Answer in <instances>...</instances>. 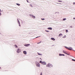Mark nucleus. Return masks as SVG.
Listing matches in <instances>:
<instances>
[{
  "instance_id": "f257e3e1",
  "label": "nucleus",
  "mask_w": 75,
  "mask_h": 75,
  "mask_svg": "<svg viewBox=\"0 0 75 75\" xmlns=\"http://www.w3.org/2000/svg\"><path fill=\"white\" fill-rule=\"evenodd\" d=\"M46 67L47 68H52L53 65L51 63H49L46 65Z\"/></svg>"
},
{
  "instance_id": "f03ea898",
  "label": "nucleus",
  "mask_w": 75,
  "mask_h": 75,
  "mask_svg": "<svg viewBox=\"0 0 75 75\" xmlns=\"http://www.w3.org/2000/svg\"><path fill=\"white\" fill-rule=\"evenodd\" d=\"M35 64L36 67H39V68L40 67V63H39V62H35Z\"/></svg>"
},
{
  "instance_id": "7ed1b4c3",
  "label": "nucleus",
  "mask_w": 75,
  "mask_h": 75,
  "mask_svg": "<svg viewBox=\"0 0 75 75\" xmlns=\"http://www.w3.org/2000/svg\"><path fill=\"white\" fill-rule=\"evenodd\" d=\"M64 47L66 49H67V50H73V49L71 47H69V48L66 46H65Z\"/></svg>"
},
{
  "instance_id": "20e7f679",
  "label": "nucleus",
  "mask_w": 75,
  "mask_h": 75,
  "mask_svg": "<svg viewBox=\"0 0 75 75\" xmlns=\"http://www.w3.org/2000/svg\"><path fill=\"white\" fill-rule=\"evenodd\" d=\"M17 23L19 24V27H20V26H21V25H20V21H19V20H18V19H17Z\"/></svg>"
},
{
  "instance_id": "39448f33",
  "label": "nucleus",
  "mask_w": 75,
  "mask_h": 75,
  "mask_svg": "<svg viewBox=\"0 0 75 75\" xmlns=\"http://www.w3.org/2000/svg\"><path fill=\"white\" fill-rule=\"evenodd\" d=\"M21 52V50H20V49L18 48V49L17 51V53H20V52Z\"/></svg>"
},
{
  "instance_id": "423d86ee",
  "label": "nucleus",
  "mask_w": 75,
  "mask_h": 75,
  "mask_svg": "<svg viewBox=\"0 0 75 75\" xmlns=\"http://www.w3.org/2000/svg\"><path fill=\"white\" fill-rule=\"evenodd\" d=\"M24 45L25 47H28V46H29V45H30V44H25Z\"/></svg>"
},
{
  "instance_id": "0eeeda50",
  "label": "nucleus",
  "mask_w": 75,
  "mask_h": 75,
  "mask_svg": "<svg viewBox=\"0 0 75 75\" xmlns=\"http://www.w3.org/2000/svg\"><path fill=\"white\" fill-rule=\"evenodd\" d=\"M42 65H47V63L45 62H43L42 63Z\"/></svg>"
},
{
  "instance_id": "6e6552de",
  "label": "nucleus",
  "mask_w": 75,
  "mask_h": 75,
  "mask_svg": "<svg viewBox=\"0 0 75 75\" xmlns=\"http://www.w3.org/2000/svg\"><path fill=\"white\" fill-rule=\"evenodd\" d=\"M23 53L24 54L26 55V54H27V52H26V51H24L23 52Z\"/></svg>"
},
{
  "instance_id": "1a4fd4ad",
  "label": "nucleus",
  "mask_w": 75,
  "mask_h": 75,
  "mask_svg": "<svg viewBox=\"0 0 75 75\" xmlns=\"http://www.w3.org/2000/svg\"><path fill=\"white\" fill-rule=\"evenodd\" d=\"M38 55H41V56L42 55V54L39 53L38 52Z\"/></svg>"
},
{
  "instance_id": "9d476101",
  "label": "nucleus",
  "mask_w": 75,
  "mask_h": 75,
  "mask_svg": "<svg viewBox=\"0 0 75 75\" xmlns=\"http://www.w3.org/2000/svg\"><path fill=\"white\" fill-rule=\"evenodd\" d=\"M29 16H30L31 17H32V18H33V16H34L33 15L30 14Z\"/></svg>"
},
{
  "instance_id": "9b49d317",
  "label": "nucleus",
  "mask_w": 75,
  "mask_h": 75,
  "mask_svg": "<svg viewBox=\"0 0 75 75\" xmlns=\"http://www.w3.org/2000/svg\"><path fill=\"white\" fill-rule=\"evenodd\" d=\"M47 29L48 30H52V28L49 27V28H47Z\"/></svg>"
},
{
  "instance_id": "f8f14e48",
  "label": "nucleus",
  "mask_w": 75,
  "mask_h": 75,
  "mask_svg": "<svg viewBox=\"0 0 75 75\" xmlns=\"http://www.w3.org/2000/svg\"><path fill=\"white\" fill-rule=\"evenodd\" d=\"M51 39L52 40H53V41H55V39L53 38H51Z\"/></svg>"
},
{
  "instance_id": "ddd939ff",
  "label": "nucleus",
  "mask_w": 75,
  "mask_h": 75,
  "mask_svg": "<svg viewBox=\"0 0 75 75\" xmlns=\"http://www.w3.org/2000/svg\"><path fill=\"white\" fill-rule=\"evenodd\" d=\"M43 61L42 62V61L40 60V63L41 64H42V62H43Z\"/></svg>"
},
{
  "instance_id": "4468645a",
  "label": "nucleus",
  "mask_w": 75,
  "mask_h": 75,
  "mask_svg": "<svg viewBox=\"0 0 75 75\" xmlns=\"http://www.w3.org/2000/svg\"><path fill=\"white\" fill-rule=\"evenodd\" d=\"M16 5L18 6H20V4H16Z\"/></svg>"
},
{
  "instance_id": "2eb2a0df",
  "label": "nucleus",
  "mask_w": 75,
  "mask_h": 75,
  "mask_svg": "<svg viewBox=\"0 0 75 75\" xmlns=\"http://www.w3.org/2000/svg\"><path fill=\"white\" fill-rule=\"evenodd\" d=\"M14 46L16 48H18V46H17L16 45H14Z\"/></svg>"
},
{
  "instance_id": "dca6fc26",
  "label": "nucleus",
  "mask_w": 75,
  "mask_h": 75,
  "mask_svg": "<svg viewBox=\"0 0 75 75\" xmlns=\"http://www.w3.org/2000/svg\"><path fill=\"white\" fill-rule=\"evenodd\" d=\"M63 52H64V54H67V53H66V52H65V51L64 50H63Z\"/></svg>"
},
{
  "instance_id": "f3484780",
  "label": "nucleus",
  "mask_w": 75,
  "mask_h": 75,
  "mask_svg": "<svg viewBox=\"0 0 75 75\" xmlns=\"http://www.w3.org/2000/svg\"><path fill=\"white\" fill-rule=\"evenodd\" d=\"M60 35H62V34L61 33L59 35V37H60Z\"/></svg>"
},
{
  "instance_id": "a211bd4d",
  "label": "nucleus",
  "mask_w": 75,
  "mask_h": 75,
  "mask_svg": "<svg viewBox=\"0 0 75 75\" xmlns=\"http://www.w3.org/2000/svg\"><path fill=\"white\" fill-rule=\"evenodd\" d=\"M30 7H33V5H32V4H30Z\"/></svg>"
},
{
  "instance_id": "6ab92c4d",
  "label": "nucleus",
  "mask_w": 75,
  "mask_h": 75,
  "mask_svg": "<svg viewBox=\"0 0 75 75\" xmlns=\"http://www.w3.org/2000/svg\"><path fill=\"white\" fill-rule=\"evenodd\" d=\"M62 54H59V56H62Z\"/></svg>"
},
{
  "instance_id": "aec40b11",
  "label": "nucleus",
  "mask_w": 75,
  "mask_h": 75,
  "mask_svg": "<svg viewBox=\"0 0 75 75\" xmlns=\"http://www.w3.org/2000/svg\"><path fill=\"white\" fill-rule=\"evenodd\" d=\"M33 18L34 19L35 18V16H33Z\"/></svg>"
},
{
  "instance_id": "412c9836",
  "label": "nucleus",
  "mask_w": 75,
  "mask_h": 75,
  "mask_svg": "<svg viewBox=\"0 0 75 75\" xmlns=\"http://www.w3.org/2000/svg\"><path fill=\"white\" fill-rule=\"evenodd\" d=\"M72 60L73 61H74V62H75V60L74 59H72Z\"/></svg>"
},
{
  "instance_id": "4be33fe9",
  "label": "nucleus",
  "mask_w": 75,
  "mask_h": 75,
  "mask_svg": "<svg viewBox=\"0 0 75 75\" xmlns=\"http://www.w3.org/2000/svg\"><path fill=\"white\" fill-rule=\"evenodd\" d=\"M63 21H65V20H66V18H65L64 19H63Z\"/></svg>"
},
{
  "instance_id": "5701e85b",
  "label": "nucleus",
  "mask_w": 75,
  "mask_h": 75,
  "mask_svg": "<svg viewBox=\"0 0 75 75\" xmlns=\"http://www.w3.org/2000/svg\"><path fill=\"white\" fill-rule=\"evenodd\" d=\"M62 38H66V35H65L64 37H63Z\"/></svg>"
},
{
  "instance_id": "b1692460",
  "label": "nucleus",
  "mask_w": 75,
  "mask_h": 75,
  "mask_svg": "<svg viewBox=\"0 0 75 75\" xmlns=\"http://www.w3.org/2000/svg\"><path fill=\"white\" fill-rule=\"evenodd\" d=\"M58 1V2H62V1Z\"/></svg>"
},
{
  "instance_id": "393cba45",
  "label": "nucleus",
  "mask_w": 75,
  "mask_h": 75,
  "mask_svg": "<svg viewBox=\"0 0 75 75\" xmlns=\"http://www.w3.org/2000/svg\"><path fill=\"white\" fill-rule=\"evenodd\" d=\"M66 33H68V30H66Z\"/></svg>"
},
{
  "instance_id": "a878e982",
  "label": "nucleus",
  "mask_w": 75,
  "mask_h": 75,
  "mask_svg": "<svg viewBox=\"0 0 75 75\" xmlns=\"http://www.w3.org/2000/svg\"><path fill=\"white\" fill-rule=\"evenodd\" d=\"M41 20H45V18H41Z\"/></svg>"
},
{
  "instance_id": "bb28decb",
  "label": "nucleus",
  "mask_w": 75,
  "mask_h": 75,
  "mask_svg": "<svg viewBox=\"0 0 75 75\" xmlns=\"http://www.w3.org/2000/svg\"><path fill=\"white\" fill-rule=\"evenodd\" d=\"M57 4H62L61 3H56Z\"/></svg>"
},
{
  "instance_id": "cd10ccee",
  "label": "nucleus",
  "mask_w": 75,
  "mask_h": 75,
  "mask_svg": "<svg viewBox=\"0 0 75 75\" xmlns=\"http://www.w3.org/2000/svg\"><path fill=\"white\" fill-rule=\"evenodd\" d=\"M66 55H70V54H68L67 53H66Z\"/></svg>"
},
{
  "instance_id": "c85d7f7f",
  "label": "nucleus",
  "mask_w": 75,
  "mask_h": 75,
  "mask_svg": "<svg viewBox=\"0 0 75 75\" xmlns=\"http://www.w3.org/2000/svg\"><path fill=\"white\" fill-rule=\"evenodd\" d=\"M70 28H73V27H72V26H70Z\"/></svg>"
},
{
  "instance_id": "c756f323",
  "label": "nucleus",
  "mask_w": 75,
  "mask_h": 75,
  "mask_svg": "<svg viewBox=\"0 0 75 75\" xmlns=\"http://www.w3.org/2000/svg\"><path fill=\"white\" fill-rule=\"evenodd\" d=\"M45 31H46V32H49V31L47 30H45Z\"/></svg>"
},
{
  "instance_id": "7c9ffc66",
  "label": "nucleus",
  "mask_w": 75,
  "mask_h": 75,
  "mask_svg": "<svg viewBox=\"0 0 75 75\" xmlns=\"http://www.w3.org/2000/svg\"><path fill=\"white\" fill-rule=\"evenodd\" d=\"M62 56H65V55L64 54H62Z\"/></svg>"
},
{
  "instance_id": "2f4dec72",
  "label": "nucleus",
  "mask_w": 75,
  "mask_h": 75,
  "mask_svg": "<svg viewBox=\"0 0 75 75\" xmlns=\"http://www.w3.org/2000/svg\"><path fill=\"white\" fill-rule=\"evenodd\" d=\"M1 12H0V16H1Z\"/></svg>"
},
{
  "instance_id": "473e14b6",
  "label": "nucleus",
  "mask_w": 75,
  "mask_h": 75,
  "mask_svg": "<svg viewBox=\"0 0 75 75\" xmlns=\"http://www.w3.org/2000/svg\"><path fill=\"white\" fill-rule=\"evenodd\" d=\"M40 37V36H38V37H36V38H38Z\"/></svg>"
},
{
  "instance_id": "72a5a7b5",
  "label": "nucleus",
  "mask_w": 75,
  "mask_h": 75,
  "mask_svg": "<svg viewBox=\"0 0 75 75\" xmlns=\"http://www.w3.org/2000/svg\"><path fill=\"white\" fill-rule=\"evenodd\" d=\"M26 1L27 2V3H29V2H28V0H26Z\"/></svg>"
},
{
  "instance_id": "f704fd0d",
  "label": "nucleus",
  "mask_w": 75,
  "mask_h": 75,
  "mask_svg": "<svg viewBox=\"0 0 75 75\" xmlns=\"http://www.w3.org/2000/svg\"><path fill=\"white\" fill-rule=\"evenodd\" d=\"M0 12H1V10L0 9Z\"/></svg>"
},
{
  "instance_id": "c9c22d12",
  "label": "nucleus",
  "mask_w": 75,
  "mask_h": 75,
  "mask_svg": "<svg viewBox=\"0 0 75 75\" xmlns=\"http://www.w3.org/2000/svg\"><path fill=\"white\" fill-rule=\"evenodd\" d=\"M73 20H75V18H74Z\"/></svg>"
},
{
  "instance_id": "e433bc0d",
  "label": "nucleus",
  "mask_w": 75,
  "mask_h": 75,
  "mask_svg": "<svg viewBox=\"0 0 75 75\" xmlns=\"http://www.w3.org/2000/svg\"><path fill=\"white\" fill-rule=\"evenodd\" d=\"M40 75H42V73H41Z\"/></svg>"
},
{
  "instance_id": "4c0bfd02",
  "label": "nucleus",
  "mask_w": 75,
  "mask_h": 75,
  "mask_svg": "<svg viewBox=\"0 0 75 75\" xmlns=\"http://www.w3.org/2000/svg\"><path fill=\"white\" fill-rule=\"evenodd\" d=\"M41 41H40V42H39V44H40V43H41Z\"/></svg>"
},
{
  "instance_id": "58836bf2",
  "label": "nucleus",
  "mask_w": 75,
  "mask_h": 75,
  "mask_svg": "<svg viewBox=\"0 0 75 75\" xmlns=\"http://www.w3.org/2000/svg\"><path fill=\"white\" fill-rule=\"evenodd\" d=\"M40 44V43L38 42L37 43V44Z\"/></svg>"
},
{
  "instance_id": "ea45409f",
  "label": "nucleus",
  "mask_w": 75,
  "mask_h": 75,
  "mask_svg": "<svg viewBox=\"0 0 75 75\" xmlns=\"http://www.w3.org/2000/svg\"><path fill=\"white\" fill-rule=\"evenodd\" d=\"M73 3L74 4H75V2H74Z\"/></svg>"
},
{
  "instance_id": "a19ab883",
  "label": "nucleus",
  "mask_w": 75,
  "mask_h": 75,
  "mask_svg": "<svg viewBox=\"0 0 75 75\" xmlns=\"http://www.w3.org/2000/svg\"><path fill=\"white\" fill-rule=\"evenodd\" d=\"M60 38L61 37V36H60Z\"/></svg>"
},
{
  "instance_id": "79ce46f5",
  "label": "nucleus",
  "mask_w": 75,
  "mask_h": 75,
  "mask_svg": "<svg viewBox=\"0 0 75 75\" xmlns=\"http://www.w3.org/2000/svg\"><path fill=\"white\" fill-rule=\"evenodd\" d=\"M73 51H75L74 50H73Z\"/></svg>"
},
{
  "instance_id": "37998d69",
  "label": "nucleus",
  "mask_w": 75,
  "mask_h": 75,
  "mask_svg": "<svg viewBox=\"0 0 75 75\" xmlns=\"http://www.w3.org/2000/svg\"><path fill=\"white\" fill-rule=\"evenodd\" d=\"M54 45H52V46H54Z\"/></svg>"
},
{
  "instance_id": "c03bdc74",
  "label": "nucleus",
  "mask_w": 75,
  "mask_h": 75,
  "mask_svg": "<svg viewBox=\"0 0 75 75\" xmlns=\"http://www.w3.org/2000/svg\"><path fill=\"white\" fill-rule=\"evenodd\" d=\"M3 11V10L2 11V12Z\"/></svg>"
},
{
  "instance_id": "a18cd8bd",
  "label": "nucleus",
  "mask_w": 75,
  "mask_h": 75,
  "mask_svg": "<svg viewBox=\"0 0 75 75\" xmlns=\"http://www.w3.org/2000/svg\"><path fill=\"white\" fill-rule=\"evenodd\" d=\"M57 13V12H56L55 13Z\"/></svg>"
},
{
  "instance_id": "49530a36",
  "label": "nucleus",
  "mask_w": 75,
  "mask_h": 75,
  "mask_svg": "<svg viewBox=\"0 0 75 75\" xmlns=\"http://www.w3.org/2000/svg\"><path fill=\"white\" fill-rule=\"evenodd\" d=\"M1 68V67H0V69Z\"/></svg>"
}]
</instances>
